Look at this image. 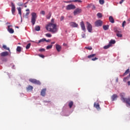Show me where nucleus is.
Listing matches in <instances>:
<instances>
[{
    "label": "nucleus",
    "instance_id": "nucleus-1",
    "mask_svg": "<svg viewBox=\"0 0 130 130\" xmlns=\"http://www.w3.org/2000/svg\"><path fill=\"white\" fill-rule=\"evenodd\" d=\"M46 29L47 30V31H49V32H51L53 34L56 33V32L58 31L57 25L55 23H49L46 26Z\"/></svg>",
    "mask_w": 130,
    "mask_h": 130
},
{
    "label": "nucleus",
    "instance_id": "nucleus-2",
    "mask_svg": "<svg viewBox=\"0 0 130 130\" xmlns=\"http://www.w3.org/2000/svg\"><path fill=\"white\" fill-rule=\"evenodd\" d=\"M120 96L121 97V101L124 102V103H126L127 106L130 107V96L127 98H124L125 96V93H120Z\"/></svg>",
    "mask_w": 130,
    "mask_h": 130
},
{
    "label": "nucleus",
    "instance_id": "nucleus-3",
    "mask_svg": "<svg viewBox=\"0 0 130 130\" xmlns=\"http://www.w3.org/2000/svg\"><path fill=\"white\" fill-rule=\"evenodd\" d=\"M37 19V14L35 12L31 13V23L32 25L34 26L35 25V23H36V20Z\"/></svg>",
    "mask_w": 130,
    "mask_h": 130
},
{
    "label": "nucleus",
    "instance_id": "nucleus-4",
    "mask_svg": "<svg viewBox=\"0 0 130 130\" xmlns=\"http://www.w3.org/2000/svg\"><path fill=\"white\" fill-rule=\"evenodd\" d=\"M29 82L31 83H32L33 84H35L36 85H41V82L39 80H37L35 79H29Z\"/></svg>",
    "mask_w": 130,
    "mask_h": 130
},
{
    "label": "nucleus",
    "instance_id": "nucleus-5",
    "mask_svg": "<svg viewBox=\"0 0 130 130\" xmlns=\"http://www.w3.org/2000/svg\"><path fill=\"white\" fill-rule=\"evenodd\" d=\"M82 9L78 8L74 10V11L73 12V14L74 16H76V15H79V14H81V13H82Z\"/></svg>",
    "mask_w": 130,
    "mask_h": 130
},
{
    "label": "nucleus",
    "instance_id": "nucleus-6",
    "mask_svg": "<svg viewBox=\"0 0 130 130\" xmlns=\"http://www.w3.org/2000/svg\"><path fill=\"white\" fill-rule=\"evenodd\" d=\"M86 24L87 26V30L88 31V32H89V33H91L93 30L92 25L90 24V23H89V22H86Z\"/></svg>",
    "mask_w": 130,
    "mask_h": 130
},
{
    "label": "nucleus",
    "instance_id": "nucleus-7",
    "mask_svg": "<svg viewBox=\"0 0 130 130\" xmlns=\"http://www.w3.org/2000/svg\"><path fill=\"white\" fill-rule=\"evenodd\" d=\"M11 12L12 15L15 16V13H16V6H15V4L13 3H11Z\"/></svg>",
    "mask_w": 130,
    "mask_h": 130
},
{
    "label": "nucleus",
    "instance_id": "nucleus-8",
    "mask_svg": "<svg viewBox=\"0 0 130 130\" xmlns=\"http://www.w3.org/2000/svg\"><path fill=\"white\" fill-rule=\"evenodd\" d=\"M75 9H76V6L72 4L69 5L66 7V10H67V11L75 10Z\"/></svg>",
    "mask_w": 130,
    "mask_h": 130
},
{
    "label": "nucleus",
    "instance_id": "nucleus-9",
    "mask_svg": "<svg viewBox=\"0 0 130 130\" xmlns=\"http://www.w3.org/2000/svg\"><path fill=\"white\" fill-rule=\"evenodd\" d=\"M95 26H96V27H100V26H102V21H101L100 20H97L95 22Z\"/></svg>",
    "mask_w": 130,
    "mask_h": 130
},
{
    "label": "nucleus",
    "instance_id": "nucleus-10",
    "mask_svg": "<svg viewBox=\"0 0 130 130\" xmlns=\"http://www.w3.org/2000/svg\"><path fill=\"white\" fill-rule=\"evenodd\" d=\"M80 26L81 27L82 30L86 32V27L85 26V24L84 23V21H81L80 22Z\"/></svg>",
    "mask_w": 130,
    "mask_h": 130
},
{
    "label": "nucleus",
    "instance_id": "nucleus-11",
    "mask_svg": "<svg viewBox=\"0 0 130 130\" xmlns=\"http://www.w3.org/2000/svg\"><path fill=\"white\" fill-rule=\"evenodd\" d=\"M70 25L71 26V27H73V28H76L79 26V25H78V23L74 22H70Z\"/></svg>",
    "mask_w": 130,
    "mask_h": 130
},
{
    "label": "nucleus",
    "instance_id": "nucleus-12",
    "mask_svg": "<svg viewBox=\"0 0 130 130\" xmlns=\"http://www.w3.org/2000/svg\"><path fill=\"white\" fill-rule=\"evenodd\" d=\"M55 46L57 51H58V52H60V51L61 50V46L58 44H56Z\"/></svg>",
    "mask_w": 130,
    "mask_h": 130
},
{
    "label": "nucleus",
    "instance_id": "nucleus-13",
    "mask_svg": "<svg viewBox=\"0 0 130 130\" xmlns=\"http://www.w3.org/2000/svg\"><path fill=\"white\" fill-rule=\"evenodd\" d=\"M46 94V88L43 89L41 92V96L44 97Z\"/></svg>",
    "mask_w": 130,
    "mask_h": 130
},
{
    "label": "nucleus",
    "instance_id": "nucleus-14",
    "mask_svg": "<svg viewBox=\"0 0 130 130\" xmlns=\"http://www.w3.org/2000/svg\"><path fill=\"white\" fill-rule=\"evenodd\" d=\"M94 107L98 109V110H100V105H99V103H94Z\"/></svg>",
    "mask_w": 130,
    "mask_h": 130
},
{
    "label": "nucleus",
    "instance_id": "nucleus-15",
    "mask_svg": "<svg viewBox=\"0 0 130 130\" xmlns=\"http://www.w3.org/2000/svg\"><path fill=\"white\" fill-rule=\"evenodd\" d=\"M17 9L18 11V14L20 15V17L22 19V9H21V7H17Z\"/></svg>",
    "mask_w": 130,
    "mask_h": 130
},
{
    "label": "nucleus",
    "instance_id": "nucleus-16",
    "mask_svg": "<svg viewBox=\"0 0 130 130\" xmlns=\"http://www.w3.org/2000/svg\"><path fill=\"white\" fill-rule=\"evenodd\" d=\"M1 56H8L9 55V52L7 51L3 52L1 54Z\"/></svg>",
    "mask_w": 130,
    "mask_h": 130
},
{
    "label": "nucleus",
    "instance_id": "nucleus-17",
    "mask_svg": "<svg viewBox=\"0 0 130 130\" xmlns=\"http://www.w3.org/2000/svg\"><path fill=\"white\" fill-rule=\"evenodd\" d=\"M72 2H73L74 3H82V1L81 0H74L72 1H68V2H64V3H72Z\"/></svg>",
    "mask_w": 130,
    "mask_h": 130
},
{
    "label": "nucleus",
    "instance_id": "nucleus-18",
    "mask_svg": "<svg viewBox=\"0 0 130 130\" xmlns=\"http://www.w3.org/2000/svg\"><path fill=\"white\" fill-rule=\"evenodd\" d=\"M8 31L11 34H13L14 33V31L13 29V28H11L10 26H8Z\"/></svg>",
    "mask_w": 130,
    "mask_h": 130
},
{
    "label": "nucleus",
    "instance_id": "nucleus-19",
    "mask_svg": "<svg viewBox=\"0 0 130 130\" xmlns=\"http://www.w3.org/2000/svg\"><path fill=\"white\" fill-rule=\"evenodd\" d=\"M111 98H112V101H115V100H116V99L117 98V95L113 94Z\"/></svg>",
    "mask_w": 130,
    "mask_h": 130
},
{
    "label": "nucleus",
    "instance_id": "nucleus-20",
    "mask_svg": "<svg viewBox=\"0 0 130 130\" xmlns=\"http://www.w3.org/2000/svg\"><path fill=\"white\" fill-rule=\"evenodd\" d=\"M27 91H32L33 90V86L31 85H28L27 87H26Z\"/></svg>",
    "mask_w": 130,
    "mask_h": 130
},
{
    "label": "nucleus",
    "instance_id": "nucleus-21",
    "mask_svg": "<svg viewBox=\"0 0 130 130\" xmlns=\"http://www.w3.org/2000/svg\"><path fill=\"white\" fill-rule=\"evenodd\" d=\"M109 19L110 22H111V23H112V24L114 23V19H113V17L112 16H110Z\"/></svg>",
    "mask_w": 130,
    "mask_h": 130
},
{
    "label": "nucleus",
    "instance_id": "nucleus-22",
    "mask_svg": "<svg viewBox=\"0 0 130 130\" xmlns=\"http://www.w3.org/2000/svg\"><path fill=\"white\" fill-rule=\"evenodd\" d=\"M103 28L104 30H108V29H109V25H104L103 26Z\"/></svg>",
    "mask_w": 130,
    "mask_h": 130
},
{
    "label": "nucleus",
    "instance_id": "nucleus-23",
    "mask_svg": "<svg viewBox=\"0 0 130 130\" xmlns=\"http://www.w3.org/2000/svg\"><path fill=\"white\" fill-rule=\"evenodd\" d=\"M115 40H111L110 42H109V45H110V46H111L112 45V44H115Z\"/></svg>",
    "mask_w": 130,
    "mask_h": 130
},
{
    "label": "nucleus",
    "instance_id": "nucleus-24",
    "mask_svg": "<svg viewBox=\"0 0 130 130\" xmlns=\"http://www.w3.org/2000/svg\"><path fill=\"white\" fill-rule=\"evenodd\" d=\"M73 105H74V102L73 101H71L69 103V106L70 108H72V107H73Z\"/></svg>",
    "mask_w": 130,
    "mask_h": 130
},
{
    "label": "nucleus",
    "instance_id": "nucleus-25",
    "mask_svg": "<svg viewBox=\"0 0 130 130\" xmlns=\"http://www.w3.org/2000/svg\"><path fill=\"white\" fill-rule=\"evenodd\" d=\"M128 73H129V69H128L126 70L125 73H124V74H123V76H126V75H127Z\"/></svg>",
    "mask_w": 130,
    "mask_h": 130
},
{
    "label": "nucleus",
    "instance_id": "nucleus-26",
    "mask_svg": "<svg viewBox=\"0 0 130 130\" xmlns=\"http://www.w3.org/2000/svg\"><path fill=\"white\" fill-rule=\"evenodd\" d=\"M45 41H46V39H42L39 41V42L37 43H41V42H44Z\"/></svg>",
    "mask_w": 130,
    "mask_h": 130
},
{
    "label": "nucleus",
    "instance_id": "nucleus-27",
    "mask_svg": "<svg viewBox=\"0 0 130 130\" xmlns=\"http://www.w3.org/2000/svg\"><path fill=\"white\" fill-rule=\"evenodd\" d=\"M113 30L115 33H119V31L117 29V27H114L113 28Z\"/></svg>",
    "mask_w": 130,
    "mask_h": 130
},
{
    "label": "nucleus",
    "instance_id": "nucleus-28",
    "mask_svg": "<svg viewBox=\"0 0 130 130\" xmlns=\"http://www.w3.org/2000/svg\"><path fill=\"white\" fill-rule=\"evenodd\" d=\"M17 51L18 52H21V50H22V48L20 46H18L16 49Z\"/></svg>",
    "mask_w": 130,
    "mask_h": 130
},
{
    "label": "nucleus",
    "instance_id": "nucleus-29",
    "mask_svg": "<svg viewBox=\"0 0 130 130\" xmlns=\"http://www.w3.org/2000/svg\"><path fill=\"white\" fill-rule=\"evenodd\" d=\"M96 55V54H92L91 55H89L87 56L88 58H92V57H94Z\"/></svg>",
    "mask_w": 130,
    "mask_h": 130
},
{
    "label": "nucleus",
    "instance_id": "nucleus-30",
    "mask_svg": "<svg viewBox=\"0 0 130 130\" xmlns=\"http://www.w3.org/2000/svg\"><path fill=\"white\" fill-rule=\"evenodd\" d=\"M3 47L4 49H6V50H9V51H10V48L7 47L6 45H4L3 46Z\"/></svg>",
    "mask_w": 130,
    "mask_h": 130
},
{
    "label": "nucleus",
    "instance_id": "nucleus-31",
    "mask_svg": "<svg viewBox=\"0 0 130 130\" xmlns=\"http://www.w3.org/2000/svg\"><path fill=\"white\" fill-rule=\"evenodd\" d=\"M35 30L36 31H40V26H36L35 27Z\"/></svg>",
    "mask_w": 130,
    "mask_h": 130
},
{
    "label": "nucleus",
    "instance_id": "nucleus-32",
    "mask_svg": "<svg viewBox=\"0 0 130 130\" xmlns=\"http://www.w3.org/2000/svg\"><path fill=\"white\" fill-rule=\"evenodd\" d=\"M111 46L110 45H109V44L108 45L105 46L104 47V49H108V48H109V47H110Z\"/></svg>",
    "mask_w": 130,
    "mask_h": 130
},
{
    "label": "nucleus",
    "instance_id": "nucleus-33",
    "mask_svg": "<svg viewBox=\"0 0 130 130\" xmlns=\"http://www.w3.org/2000/svg\"><path fill=\"white\" fill-rule=\"evenodd\" d=\"M52 46L53 45H48L46 47V49L48 50V49H51V48H52Z\"/></svg>",
    "mask_w": 130,
    "mask_h": 130
},
{
    "label": "nucleus",
    "instance_id": "nucleus-34",
    "mask_svg": "<svg viewBox=\"0 0 130 130\" xmlns=\"http://www.w3.org/2000/svg\"><path fill=\"white\" fill-rule=\"evenodd\" d=\"M116 36H117V37H120V38L122 37V34H119L118 32H117Z\"/></svg>",
    "mask_w": 130,
    "mask_h": 130
},
{
    "label": "nucleus",
    "instance_id": "nucleus-35",
    "mask_svg": "<svg viewBox=\"0 0 130 130\" xmlns=\"http://www.w3.org/2000/svg\"><path fill=\"white\" fill-rule=\"evenodd\" d=\"M30 46H31V43H28L26 47V49H29L30 48Z\"/></svg>",
    "mask_w": 130,
    "mask_h": 130
},
{
    "label": "nucleus",
    "instance_id": "nucleus-36",
    "mask_svg": "<svg viewBox=\"0 0 130 130\" xmlns=\"http://www.w3.org/2000/svg\"><path fill=\"white\" fill-rule=\"evenodd\" d=\"M50 17H51V13L49 12V13L47 16V19H50Z\"/></svg>",
    "mask_w": 130,
    "mask_h": 130
},
{
    "label": "nucleus",
    "instance_id": "nucleus-37",
    "mask_svg": "<svg viewBox=\"0 0 130 130\" xmlns=\"http://www.w3.org/2000/svg\"><path fill=\"white\" fill-rule=\"evenodd\" d=\"M97 16L99 18H102V14L100 13H98L97 14Z\"/></svg>",
    "mask_w": 130,
    "mask_h": 130
},
{
    "label": "nucleus",
    "instance_id": "nucleus-38",
    "mask_svg": "<svg viewBox=\"0 0 130 130\" xmlns=\"http://www.w3.org/2000/svg\"><path fill=\"white\" fill-rule=\"evenodd\" d=\"M99 3L101 5H104V0H100Z\"/></svg>",
    "mask_w": 130,
    "mask_h": 130
},
{
    "label": "nucleus",
    "instance_id": "nucleus-39",
    "mask_svg": "<svg viewBox=\"0 0 130 130\" xmlns=\"http://www.w3.org/2000/svg\"><path fill=\"white\" fill-rule=\"evenodd\" d=\"M86 49H88V50H92V48L91 47H86Z\"/></svg>",
    "mask_w": 130,
    "mask_h": 130
},
{
    "label": "nucleus",
    "instance_id": "nucleus-40",
    "mask_svg": "<svg viewBox=\"0 0 130 130\" xmlns=\"http://www.w3.org/2000/svg\"><path fill=\"white\" fill-rule=\"evenodd\" d=\"M46 36L47 37H51L52 35H51V34L48 33V34H46Z\"/></svg>",
    "mask_w": 130,
    "mask_h": 130
},
{
    "label": "nucleus",
    "instance_id": "nucleus-41",
    "mask_svg": "<svg viewBox=\"0 0 130 130\" xmlns=\"http://www.w3.org/2000/svg\"><path fill=\"white\" fill-rule=\"evenodd\" d=\"M18 6H19V7H22L23 6V3H19L17 4Z\"/></svg>",
    "mask_w": 130,
    "mask_h": 130
},
{
    "label": "nucleus",
    "instance_id": "nucleus-42",
    "mask_svg": "<svg viewBox=\"0 0 130 130\" xmlns=\"http://www.w3.org/2000/svg\"><path fill=\"white\" fill-rule=\"evenodd\" d=\"M29 14H30V12H26L25 14V17H26V18H28V16H29Z\"/></svg>",
    "mask_w": 130,
    "mask_h": 130
},
{
    "label": "nucleus",
    "instance_id": "nucleus-43",
    "mask_svg": "<svg viewBox=\"0 0 130 130\" xmlns=\"http://www.w3.org/2000/svg\"><path fill=\"white\" fill-rule=\"evenodd\" d=\"M125 24H126V22H125V21H124L122 23V27H124V26L125 25Z\"/></svg>",
    "mask_w": 130,
    "mask_h": 130
},
{
    "label": "nucleus",
    "instance_id": "nucleus-44",
    "mask_svg": "<svg viewBox=\"0 0 130 130\" xmlns=\"http://www.w3.org/2000/svg\"><path fill=\"white\" fill-rule=\"evenodd\" d=\"M40 14H41L42 15H45V11H42L41 12H40Z\"/></svg>",
    "mask_w": 130,
    "mask_h": 130
},
{
    "label": "nucleus",
    "instance_id": "nucleus-45",
    "mask_svg": "<svg viewBox=\"0 0 130 130\" xmlns=\"http://www.w3.org/2000/svg\"><path fill=\"white\" fill-rule=\"evenodd\" d=\"M39 56H40V57H42V58H44V57H45V56H44V55L42 54H39Z\"/></svg>",
    "mask_w": 130,
    "mask_h": 130
},
{
    "label": "nucleus",
    "instance_id": "nucleus-46",
    "mask_svg": "<svg viewBox=\"0 0 130 130\" xmlns=\"http://www.w3.org/2000/svg\"><path fill=\"white\" fill-rule=\"evenodd\" d=\"M97 59H98V58L97 57H94L91 59L92 60H93V61H95V60H97Z\"/></svg>",
    "mask_w": 130,
    "mask_h": 130
},
{
    "label": "nucleus",
    "instance_id": "nucleus-47",
    "mask_svg": "<svg viewBox=\"0 0 130 130\" xmlns=\"http://www.w3.org/2000/svg\"><path fill=\"white\" fill-rule=\"evenodd\" d=\"M39 51H41V52L45 51V49H43V48L40 49L39 50Z\"/></svg>",
    "mask_w": 130,
    "mask_h": 130
},
{
    "label": "nucleus",
    "instance_id": "nucleus-48",
    "mask_svg": "<svg viewBox=\"0 0 130 130\" xmlns=\"http://www.w3.org/2000/svg\"><path fill=\"white\" fill-rule=\"evenodd\" d=\"M63 19H64V17L61 16V17H60V21H63Z\"/></svg>",
    "mask_w": 130,
    "mask_h": 130
},
{
    "label": "nucleus",
    "instance_id": "nucleus-49",
    "mask_svg": "<svg viewBox=\"0 0 130 130\" xmlns=\"http://www.w3.org/2000/svg\"><path fill=\"white\" fill-rule=\"evenodd\" d=\"M124 1V0H121V1H120L119 2L120 5H121V4H122V3H123Z\"/></svg>",
    "mask_w": 130,
    "mask_h": 130
},
{
    "label": "nucleus",
    "instance_id": "nucleus-50",
    "mask_svg": "<svg viewBox=\"0 0 130 130\" xmlns=\"http://www.w3.org/2000/svg\"><path fill=\"white\" fill-rule=\"evenodd\" d=\"M85 36H86V35H85V34H83L82 35V38H85Z\"/></svg>",
    "mask_w": 130,
    "mask_h": 130
},
{
    "label": "nucleus",
    "instance_id": "nucleus-51",
    "mask_svg": "<svg viewBox=\"0 0 130 130\" xmlns=\"http://www.w3.org/2000/svg\"><path fill=\"white\" fill-rule=\"evenodd\" d=\"M51 22H52V23L53 24L54 23V19H52Z\"/></svg>",
    "mask_w": 130,
    "mask_h": 130
},
{
    "label": "nucleus",
    "instance_id": "nucleus-52",
    "mask_svg": "<svg viewBox=\"0 0 130 130\" xmlns=\"http://www.w3.org/2000/svg\"><path fill=\"white\" fill-rule=\"evenodd\" d=\"M63 46H68V44L66 43L63 44Z\"/></svg>",
    "mask_w": 130,
    "mask_h": 130
},
{
    "label": "nucleus",
    "instance_id": "nucleus-53",
    "mask_svg": "<svg viewBox=\"0 0 130 130\" xmlns=\"http://www.w3.org/2000/svg\"><path fill=\"white\" fill-rule=\"evenodd\" d=\"M26 12H29V13H30V10H29V9H26Z\"/></svg>",
    "mask_w": 130,
    "mask_h": 130
},
{
    "label": "nucleus",
    "instance_id": "nucleus-54",
    "mask_svg": "<svg viewBox=\"0 0 130 130\" xmlns=\"http://www.w3.org/2000/svg\"><path fill=\"white\" fill-rule=\"evenodd\" d=\"M87 8H91V5H88Z\"/></svg>",
    "mask_w": 130,
    "mask_h": 130
},
{
    "label": "nucleus",
    "instance_id": "nucleus-55",
    "mask_svg": "<svg viewBox=\"0 0 130 130\" xmlns=\"http://www.w3.org/2000/svg\"><path fill=\"white\" fill-rule=\"evenodd\" d=\"M127 84H128V86H129L130 85V81H128Z\"/></svg>",
    "mask_w": 130,
    "mask_h": 130
},
{
    "label": "nucleus",
    "instance_id": "nucleus-56",
    "mask_svg": "<svg viewBox=\"0 0 130 130\" xmlns=\"http://www.w3.org/2000/svg\"><path fill=\"white\" fill-rule=\"evenodd\" d=\"M45 41H46V42H49L50 41V40H46Z\"/></svg>",
    "mask_w": 130,
    "mask_h": 130
},
{
    "label": "nucleus",
    "instance_id": "nucleus-57",
    "mask_svg": "<svg viewBox=\"0 0 130 130\" xmlns=\"http://www.w3.org/2000/svg\"><path fill=\"white\" fill-rule=\"evenodd\" d=\"M51 44H54L55 43V42H51Z\"/></svg>",
    "mask_w": 130,
    "mask_h": 130
},
{
    "label": "nucleus",
    "instance_id": "nucleus-58",
    "mask_svg": "<svg viewBox=\"0 0 130 130\" xmlns=\"http://www.w3.org/2000/svg\"><path fill=\"white\" fill-rule=\"evenodd\" d=\"M10 26V28H11V27H13V25H8V27H9Z\"/></svg>",
    "mask_w": 130,
    "mask_h": 130
},
{
    "label": "nucleus",
    "instance_id": "nucleus-59",
    "mask_svg": "<svg viewBox=\"0 0 130 130\" xmlns=\"http://www.w3.org/2000/svg\"><path fill=\"white\" fill-rule=\"evenodd\" d=\"M24 8H27V5H24Z\"/></svg>",
    "mask_w": 130,
    "mask_h": 130
},
{
    "label": "nucleus",
    "instance_id": "nucleus-60",
    "mask_svg": "<svg viewBox=\"0 0 130 130\" xmlns=\"http://www.w3.org/2000/svg\"><path fill=\"white\" fill-rule=\"evenodd\" d=\"M16 28H17L18 29L19 26H16Z\"/></svg>",
    "mask_w": 130,
    "mask_h": 130
},
{
    "label": "nucleus",
    "instance_id": "nucleus-61",
    "mask_svg": "<svg viewBox=\"0 0 130 130\" xmlns=\"http://www.w3.org/2000/svg\"><path fill=\"white\" fill-rule=\"evenodd\" d=\"M28 3L27 2H26V3H25V4H24V5H26V4H27Z\"/></svg>",
    "mask_w": 130,
    "mask_h": 130
},
{
    "label": "nucleus",
    "instance_id": "nucleus-62",
    "mask_svg": "<svg viewBox=\"0 0 130 130\" xmlns=\"http://www.w3.org/2000/svg\"><path fill=\"white\" fill-rule=\"evenodd\" d=\"M93 7L94 8V9H95V6H93Z\"/></svg>",
    "mask_w": 130,
    "mask_h": 130
},
{
    "label": "nucleus",
    "instance_id": "nucleus-63",
    "mask_svg": "<svg viewBox=\"0 0 130 130\" xmlns=\"http://www.w3.org/2000/svg\"><path fill=\"white\" fill-rule=\"evenodd\" d=\"M69 18H72V16H69Z\"/></svg>",
    "mask_w": 130,
    "mask_h": 130
},
{
    "label": "nucleus",
    "instance_id": "nucleus-64",
    "mask_svg": "<svg viewBox=\"0 0 130 130\" xmlns=\"http://www.w3.org/2000/svg\"><path fill=\"white\" fill-rule=\"evenodd\" d=\"M117 82H118V79H117Z\"/></svg>",
    "mask_w": 130,
    "mask_h": 130
}]
</instances>
